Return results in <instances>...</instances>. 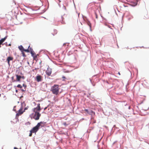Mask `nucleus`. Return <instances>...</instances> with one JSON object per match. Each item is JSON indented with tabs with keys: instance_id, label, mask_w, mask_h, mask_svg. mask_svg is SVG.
<instances>
[{
	"instance_id": "c85d7f7f",
	"label": "nucleus",
	"mask_w": 149,
	"mask_h": 149,
	"mask_svg": "<svg viewBox=\"0 0 149 149\" xmlns=\"http://www.w3.org/2000/svg\"><path fill=\"white\" fill-rule=\"evenodd\" d=\"M14 149H18V148L16 147H15Z\"/></svg>"
},
{
	"instance_id": "aec40b11",
	"label": "nucleus",
	"mask_w": 149,
	"mask_h": 149,
	"mask_svg": "<svg viewBox=\"0 0 149 149\" xmlns=\"http://www.w3.org/2000/svg\"><path fill=\"white\" fill-rule=\"evenodd\" d=\"M63 124L65 126L68 125V124L66 123V122H64Z\"/></svg>"
},
{
	"instance_id": "423d86ee",
	"label": "nucleus",
	"mask_w": 149,
	"mask_h": 149,
	"mask_svg": "<svg viewBox=\"0 0 149 149\" xmlns=\"http://www.w3.org/2000/svg\"><path fill=\"white\" fill-rule=\"evenodd\" d=\"M24 111H23V108L22 107L20 108L19 110L18 113L16 114V116H18L21 115H22L23 112H24Z\"/></svg>"
},
{
	"instance_id": "f03ea898",
	"label": "nucleus",
	"mask_w": 149,
	"mask_h": 149,
	"mask_svg": "<svg viewBox=\"0 0 149 149\" xmlns=\"http://www.w3.org/2000/svg\"><path fill=\"white\" fill-rule=\"evenodd\" d=\"M41 109L40 106V104H39L37 105V107L33 109V111L34 113H39Z\"/></svg>"
},
{
	"instance_id": "bb28decb",
	"label": "nucleus",
	"mask_w": 149,
	"mask_h": 149,
	"mask_svg": "<svg viewBox=\"0 0 149 149\" xmlns=\"http://www.w3.org/2000/svg\"><path fill=\"white\" fill-rule=\"evenodd\" d=\"M4 98H5V99H6V96L4 95Z\"/></svg>"
},
{
	"instance_id": "0eeeda50",
	"label": "nucleus",
	"mask_w": 149,
	"mask_h": 149,
	"mask_svg": "<svg viewBox=\"0 0 149 149\" xmlns=\"http://www.w3.org/2000/svg\"><path fill=\"white\" fill-rule=\"evenodd\" d=\"M52 69L50 68H48L46 71V73L48 76L51 75L52 73Z\"/></svg>"
},
{
	"instance_id": "a878e982",
	"label": "nucleus",
	"mask_w": 149,
	"mask_h": 149,
	"mask_svg": "<svg viewBox=\"0 0 149 149\" xmlns=\"http://www.w3.org/2000/svg\"><path fill=\"white\" fill-rule=\"evenodd\" d=\"M22 78L23 79H24V76H22Z\"/></svg>"
},
{
	"instance_id": "6ab92c4d",
	"label": "nucleus",
	"mask_w": 149,
	"mask_h": 149,
	"mask_svg": "<svg viewBox=\"0 0 149 149\" xmlns=\"http://www.w3.org/2000/svg\"><path fill=\"white\" fill-rule=\"evenodd\" d=\"M29 51H30L31 52H33V50L32 48H30L29 49Z\"/></svg>"
},
{
	"instance_id": "1a4fd4ad",
	"label": "nucleus",
	"mask_w": 149,
	"mask_h": 149,
	"mask_svg": "<svg viewBox=\"0 0 149 149\" xmlns=\"http://www.w3.org/2000/svg\"><path fill=\"white\" fill-rule=\"evenodd\" d=\"M46 123L44 122H40L38 124H39V127L41 126L42 127H44L45 126Z\"/></svg>"
},
{
	"instance_id": "473e14b6",
	"label": "nucleus",
	"mask_w": 149,
	"mask_h": 149,
	"mask_svg": "<svg viewBox=\"0 0 149 149\" xmlns=\"http://www.w3.org/2000/svg\"><path fill=\"white\" fill-rule=\"evenodd\" d=\"M118 74H119L120 75V73L119 72H118Z\"/></svg>"
},
{
	"instance_id": "39448f33",
	"label": "nucleus",
	"mask_w": 149,
	"mask_h": 149,
	"mask_svg": "<svg viewBox=\"0 0 149 149\" xmlns=\"http://www.w3.org/2000/svg\"><path fill=\"white\" fill-rule=\"evenodd\" d=\"M39 127V124H37L35 127L33 128V129L30 131V132H31L33 133L36 132L38 130Z\"/></svg>"
},
{
	"instance_id": "72a5a7b5",
	"label": "nucleus",
	"mask_w": 149,
	"mask_h": 149,
	"mask_svg": "<svg viewBox=\"0 0 149 149\" xmlns=\"http://www.w3.org/2000/svg\"><path fill=\"white\" fill-rule=\"evenodd\" d=\"M25 10V11H26V10Z\"/></svg>"
},
{
	"instance_id": "2f4dec72",
	"label": "nucleus",
	"mask_w": 149,
	"mask_h": 149,
	"mask_svg": "<svg viewBox=\"0 0 149 149\" xmlns=\"http://www.w3.org/2000/svg\"><path fill=\"white\" fill-rule=\"evenodd\" d=\"M1 94H0V97H1Z\"/></svg>"
},
{
	"instance_id": "dca6fc26",
	"label": "nucleus",
	"mask_w": 149,
	"mask_h": 149,
	"mask_svg": "<svg viewBox=\"0 0 149 149\" xmlns=\"http://www.w3.org/2000/svg\"><path fill=\"white\" fill-rule=\"evenodd\" d=\"M13 10L12 11V12H14L16 14H17L18 13V10H16L17 11V13H16V12L15 11H14V10Z\"/></svg>"
},
{
	"instance_id": "2eb2a0df",
	"label": "nucleus",
	"mask_w": 149,
	"mask_h": 149,
	"mask_svg": "<svg viewBox=\"0 0 149 149\" xmlns=\"http://www.w3.org/2000/svg\"><path fill=\"white\" fill-rule=\"evenodd\" d=\"M89 112H91V114H93L94 115L95 114V112H94L92 110H91L90 111H89Z\"/></svg>"
},
{
	"instance_id": "f257e3e1",
	"label": "nucleus",
	"mask_w": 149,
	"mask_h": 149,
	"mask_svg": "<svg viewBox=\"0 0 149 149\" xmlns=\"http://www.w3.org/2000/svg\"><path fill=\"white\" fill-rule=\"evenodd\" d=\"M59 89L60 88L59 87V85L54 84L51 87V91L53 94L56 95L58 94Z\"/></svg>"
},
{
	"instance_id": "b1692460",
	"label": "nucleus",
	"mask_w": 149,
	"mask_h": 149,
	"mask_svg": "<svg viewBox=\"0 0 149 149\" xmlns=\"http://www.w3.org/2000/svg\"><path fill=\"white\" fill-rule=\"evenodd\" d=\"M26 90V88H24V89H22V90L23 91H25Z\"/></svg>"
},
{
	"instance_id": "5701e85b",
	"label": "nucleus",
	"mask_w": 149,
	"mask_h": 149,
	"mask_svg": "<svg viewBox=\"0 0 149 149\" xmlns=\"http://www.w3.org/2000/svg\"><path fill=\"white\" fill-rule=\"evenodd\" d=\"M30 132L31 133L29 134V136H32V133H33V132Z\"/></svg>"
},
{
	"instance_id": "a211bd4d",
	"label": "nucleus",
	"mask_w": 149,
	"mask_h": 149,
	"mask_svg": "<svg viewBox=\"0 0 149 149\" xmlns=\"http://www.w3.org/2000/svg\"><path fill=\"white\" fill-rule=\"evenodd\" d=\"M33 57V59L34 60H36L37 58V56L36 55H35V56H34Z\"/></svg>"
},
{
	"instance_id": "7c9ffc66",
	"label": "nucleus",
	"mask_w": 149,
	"mask_h": 149,
	"mask_svg": "<svg viewBox=\"0 0 149 149\" xmlns=\"http://www.w3.org/2000/svg\"><path fill=\"white\" fill-rule=\"evenodd\" d=\"M16 92H17V90H16Z\"/></svg>"
},
{
	"instance_id": "393cba45",
	"label": "nucleus",
	"mask_w": 149,
	"mask_h": 149,
	"mask_svg": "<svg viewBox=\"0 0 149 149\" xmlns=\"http://www.w3.org/2000/svg\"><path fill=\"white\" fill-rule=\"evenodd\" d=\"M54 32H55V34H56L57 33V31H56V30H54Z\"/></svg>"
},
{
	"instance_id": "9d476101",
	"label": "nucleus",
	"mask_w": 149,
	"mask_h": 149,
	"mask_svg": "<svg viewBox=\"0 0 149 149\" xmlns=\"http://www.w3.org/2000/svg\"><path fill=\"white\" fill-rule=\"evenodd\" d=\"M13 58L11 56H8L7 59V61L8 63V64L10 65V61H12L13 60Z\"/></svg>"
},
{
	"instance_id": "6e6552de",
	"label": "nucleus",
	"mask_w": 149,
	"mask_h": 149,
	"mask_svg": "<svg viewBox=\"0 0 149 149\" xmlns=\"http://www.w3.org/2000/svg\"><path fill=\"white\" fill-rule=\"evenodd\" d=\"M42 78L41 76L40 75H37L36 77V81L38 82L41 81L42 80Z\"/></svg>"
},
{
	"instance_id": "cd10ccee",
	"label": "nucleus",
	"mask_w": 149,
	"mask_h": 149,
	"mask_svg": "<svg viewBox=\"0 0 149 149\" xmlns=\"http://www.w3.org/2000/svg\"><path fill=\"white\" fill-rule=\"evenodd\" d=\"M95 15H96V18H97V14H96V13H95Z\"/></svg>"
},
{
	"instance_id": "ddd939ff",
	"label": "nucleus",
	"mask_w": 149,
	"mask_h": 149,
	"mask_svg": "<svg viewBox=\"0 0 149 149\" xmlns=\"http://www.w3.org/2000/svg\"><path fill=\"white\" fill-rule=\"evenodd\" d=\"M84 111H85L86 112L88 113L89 114H91V113L90 112H89V111L88 109H85L84 110Z\"/></svg>"
},
{
	"instance_id": "f704fd0d",
	"label": "nucleus",
	"mask_w": 149,
	"mask_h": 149,
	"mask_svg": "<svg viewBox=\"0 0 149 149\" xmlns=\"http://www.w3.org/2000/svg\"><path fill=\"white\" fill-rule=\"evenodd\" d=\"M90 28L91 27V25H90Z\"/></svg>"
},
{
	"instance_id": "c756f323",
	"label": "nucleus",
	"mask_w": 149,
	"mask_h": 149,
	"mask_svg": "<svg viewBox=\"0 0 149 149\" xmlns=\"http://www.w3.org/2000/svg\"><path fill=\"white\" fill-rule=\"evenodd\" d=\"M12 79H13V78H14L13 77H12Z\"/></svg>"
},
{
	"instance_id": "f3484780",
	"label": "nucleus",
	"mask_w": 149,
	"mask_h": 149,
	"mask_svg": "<svg viewBox=\"0 0 149 149\" xmlns=\"http://www.w3.org/2000/svg\"><path fill=\"white\" fill-rule=\"evenodd\" d=\"M17 87L18 88H22V86L20 84H18L17 86Z\"/></svg>"
},
{
	"instance_id": "4be33fe9",
	"label": "nucleus",
	"mask_w": 149,
	"mask_h": 149,
	"mask_svg": "<svg viewBox=\"0 0 149 149\" xmlns=\"http://www.w3.org/2000/svg\"><path fill=\"white\" fill-rule=\"evenodd\" d=\"M62 78L63 79V80L64 81L65 80V79L66 78L64 76H63L62 77Z\"/></svg>"
},
{
	"instance_id": "412c9836",
	"label": "nucleus",
	"mask_w": 149,
	"mask_h": 149,
	"mask_svg": "<svg viewBox=\"0 0 149 149\" xmlns=\"http://www.w3.org/2000/svg\"><path fill=\"white\" fill-rule=\"evenodd\" d=\"M23 86L24 87V88H26V86L24 84H23Z\"/></svg>"
},
{
	"instance_id": "20e7f679",
	"label": "nucleus",
	"mask_w": 149,
	"mask_h": 149,
	"mask_svg": "<svg viewBox=\"0 0 149 149\" xmlns=\"http://www.w3.org/2000/svg\"><path fill=\"white\" fill-rule=\"evenodd\" d=\"M29 47L30 46H29L28 49H24L22 45H21L19 46L18 48L21 52H22L23 51H25L26 52H29Z\"/></svg>"
},
{
	"instance_id": "f8f14e48",
	"label": "nucleus",
	"mask_w": 149,
	"mask_h": 149,
	"mask_svg": "<svg viewBox=\"0 0 149 149\" xmlns=\"http://www.w3.org/2000/svg\"><path fill=\"white\" fill-rule=\"evenodd\" d=\"M31 55L32 56H35L36 55V54L35 53V52L33 51V52H31Z\"/></svg>"
},
{
	"instance_id": "7ed1b4c3",
	"label": "nucleus",
	"mask_w": 149,
	"mask_h": 149,
	"mask_svg": "<svg viewBox=\"0 0 149 149\" xmlns=\"http://www.w3.org/2000/svg\"><path fill=\"white\" fill-rule=\"evenodd\" d=\"M41 116V114L39 113H34L33 118L36 120H38L39 119Z\"/></svg>"
},
{
	"instance_id": "9b49d317",
	"label": "nucleus",
	"mask_w": 149,
	"mask_h": 149,
	"mask_svg": "<svg viewBox=\"0 0 149 149\" xmlns=\"http://www.w3.org/2000/svg\"><path fill=\"white\" fill-rule=\"evenodd\" d=\"M16 81H19L21 78H22V76L20 75H19L17 74H16Z\"/></svg>"
},
{
	"instance_id": "4468645a",
	"label": "nucleus",
	"mask_w": 149,
	"mask_h": 149,
	"mask_svg": "<svg viewBox=\"0 0 149 149\" xmlns=\"http://www.w3.org/2000/svg\"><path fill=\"white\" fill-rule=\"evenodd\" d=\"M22 56L23 57H25L26 56V55L24 53V51H23L22 52Z\"/></svg>"
}]
</instances>
